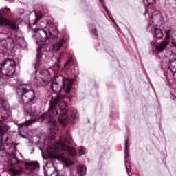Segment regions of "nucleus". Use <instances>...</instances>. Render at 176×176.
Returning <instances> with one entry per match:
<instances>
[{
	"instance_id": "obj_1",
	"label": "nucleus",
	"mask_w": 176,
	"mask_h": 176,
	"mask_svg": "<svg viewBox=\"0 0 176 176\" xmlns=\"http://www.w3.org/2000/svg\"><path fill=\"white\" fill-rule=\"evenodd\" d=\"M72 80L64 78L63 76H58L55 80H53L50 85V89L54 93L56 94V96H52L50 102V107L46 113H44L39 118V122H47L50 130V133L52 136L58 131V126H57V121L54 120V116H58V120L61 124L62 127H65L67 123H76L78 122V112L74 111L70 119L66 116L67 113V104L63 100L62 96L60 94L63 90L65 93H69L71 87H72Z\"/></svg>"
},
{
	"instance_id": "obj_2",
	"label": "nucleus",
	"mask_w": 176,
	"mask_h": 176,
	"mask_svg": "<svg viewBox=\"0 0 176 176\" xmlns=\"http://www.w3.org/2000/svg\"><path fill=\"white\" fill-rule=\"evenodd\" d=\"M72 138L69 135L67 134L66 138L60 137L59 141L55 142L54 144L48 146L47 153L50 159H56L65 163L66 167L74 164V162L67 160L65 157V153H68L70 156H76V151L74 148H71L65 144H71Z\"/></svg>"
},
{
	"instance_id": "obj_3",
	"label": "nucleus",
	"mask_w": 176,
	"mask_h": 176,
	"mask_svg": "<svg viewBox=\"0 0 176 176\" xmlns=\"http://www.w3.org/2000/svg\"><path fill=\"white\" fill-rule=\"evenodd\" d=\"M47 28H36L33 31L34 32H39L38 38L40 41H37L36 43L38 45V48H37V58L36 62L35 63L34 68L36 69L41 65V60H42V47L41 46H46L50 43V39L49 36H51L52 39H57L58 36V30H57V27L54 25L52 21L47 23Z\"/></svg>"
},
{
	"instance_id": "obj_4",
	"label": "nucleus",
	"mask_w": 176,
	"mask_h": 176,
	"mask_svg": "<svg viewBox=\"0 0 176 176\" xmlns=\"http://www.w3.org/2000/svg\"><path fill=\"white\" fill-rule=\"evenodd\" d=\"M12 115L10 111V106L9 103L5 99L0 100V135L3 137L5 133L10 129V126L5 122H2L3 120H8Z\"/></svg>"
},
{
	"instance_id": "obj_5",
	"label": "nucleus",
	"mask_w": 176,
	"mask_h": 176,
	"mask_svg": "<svg viewBox=\"0 0 176 176\" xmlns=\"http://www.w3.org/2000/svg\"><path fill=\"white\" fill-rule=\"evenodd\" d=\"M16 92L19 96V101L21 104H32L36 98L35 92L32 91V88L28 84L20 85L17 88Z\"/></svg>"
},
{
	"instance_id": "obj_6",
	"label": "nucleus",
	"mask_w": 176,
	"mask_h": 176,
	"mask_svg": "<svg viewBox=\"0 0 176 176\" xmlns=\"http://www.w3.org/2000/svg\"><path fill=\"white\" fill-rule=\"evenodd\" d=\"M14 43L23 48L25 47L27 45L23 37L17 36L15 37V42L13 41V38L10 37L7 39L0 40V58L1 57H3V54L7 53L8 50H11V49L14 47Z\"/></svg>"
},
{
	"instance_id": "obj_7",
	"label": "nucleus",
	"mask_w": 176,
	"mask_h": 176,
	"mask_svg": "<svg viewBox=\"0 0 176 176\" xmlns=\"http://www.w3.org/2000/svg\"><path fill=\"white\" fill-rule=\"evenodd\" d=\"M0 72L3 74L0 77V82H3L5 76H13L16 72V63L12 59H6L0 63Z\"/></svg>"
},
{
	"instance_id": "obj_8",
	"label": "nucleus",
	"mask_w": 176,
	"mask_h": 176,
	"mask_svg": "<svg viewBox=\"0 0 176 176\" xmlns=\"http://www.w3.org/2000/svg\"><path fill=\"white\" fill-rule=\"evenodd\" d=\"M34 82L38 86H46L52 81V76H50V72L47 69H43L38 73L36 70V73L33 75Z\"/></svg>"
},
{
	"instance_id": "obj_9",
	"label": "nucleus",
	"mask_w": 176,
	"mask_h": 176,
	"mask_svg": "<svg viewBox=\"0 0 176 176\" xmlns=\"http://www.w3.org/2000/svg\"><path fill=\"white\" fill-rule=\"evenodd\" d=\"M23 111L25 115L28 116H32V120H29L25 123L19 125V127H23V126H30L32 123H35L38 120V113H36V108L32 104H28L24 106Z\"/></svg>"
},
{
	"instance_id": "obj_10",
	"label": "nucleus",
	"mask_w": 176,
	"mask_h": 176,
	"mask_svg": "<svg viewBox=\"0 0 176 176\" xmlns=\"http://www.w3.org/2000/svg\"><path fill=\"white\" fill-rule=\"evenodd\" d=\"M146 14H148V16L151 14V19L148 21V25H150V27H159V25L163 24V16H162L160 12H152V8H148L145 12L146 16Z\"/></svg>"
},
{
	"instance_id": "obj_11",
	"label": "nucleus",
	"mask_w": 176,
	"mask_h": 176,
	"mask_svg": "<svg viewBox=\"0 0 176 176\" xmlns=\"http://www.w3.org/2000/svg\"><path fill=\"white\" fill-rule=\"evenodd\" d=\"M166 37L164 38V40L159 45H155V48L157 50V52H162V50H164L166 49L167 45H168L169 41L168 40L171 37V34H173V31L171 30H168L165 31Z\"/></svg>"
},
{
	"instance_id": "obj_12",
	"label": "nucleus",
	"mask_w": 176,
	"mask_h": 176,
	"mask_svg": "<svg viewBox=\"0 0 176 176\" xmlns=\"http://www.w3.org/2000/svg\"><path fill=\"white\" fill-rule=\"evenodd\" d=\"M2 25H9L12 30H17V24L14 21H10L3 16H0V27Z\"/></svg>"
},
{
	"instance_id": "obj_13",
	"label": "nucleus",
	"mask_w": 176,
	"mask_h": 176,
	"mask_svg": "<svg viewBox=\"0 0 176 176\" xmlns=\"http://www.w3.org/2000/svg\"><path fill=\"white\" fill-rule=\"evenodd\" d=\"M25 173L26 174H30V173H32L34 170H38L39 169V162L38 161H34L31 162H28L25 164Z\"/></svg>"
},
{
	"instance_id": "obj_14",
	"label": "nucleus",
	"mask_w": 176,
	"mask_h": 176,
	"mask_svg": "<svg viewBox=\"0 0 176 176\" xmlns=\"http://www.w3.org/2000/svg\"><path fill=\"white\" fill-rule=\"evenodd\" d=\"M65 43V39L61 38L58 42H56L55 44L52 45V47L54 50V52H58L61 47H63V45Z\"/></svg>"
},
{
	"instance_id": "obj_15",
	"label": "nucleus",
	"mask_w": 176,
	"mask_h": 176,
	"mask_svg": "<svg viewBox=\"0 0 176 176\" xmlns=\"http://www.w3.org/2000/svg\"><path fill=\"white\" fill-rule=\"evenodd\" d=\"M8 173H10L12 176H19L23 174V169L21 168H19V169L11 168L8 169Z\"/></svg>"
},
{
	"instance_id": "obj_16",
	"label": "nucleus",
	"mask_w": 176,
	"mask_h": 176,
	"mask_svg": "<svg viewBox=\"0 0 176 176\" xmlns=\"http://www.w3.org/2000/svg\"><path fill=\"white\" fill-rule=\"evenodd\" d=\"M64 52H62L59 54L58 57L56 58L57 62L55 65V69L56 71H60V68L61 67V65H60V63H61V60H63V58H64Z\"/></svg>"
},
{
	"instance_id": "obj_17",
	"label": "nucleus",
	"mask_w": 176,
	"mask_h": 176,
	"mask_svg": "<svg viewBox=\"0 0 176 176\" xmlns=\"http://www.w3.org/2000/svg\"><path fill=\"white\" fill-rule=\"evenodd\" d=\"M154 34L157 39H162L164 36L162 30L157 28L156 27H154Z\"/></svg>"
},
{
	"instance_id": "obj_18",
	"label": "nucleus",
	"mask_w": 176,
	"mask_h": 176,
	"mask_svg": "<svg viewBox=\"0 0 176 176\" xmlns=\"http://www.w3.org/2000/svg\"><path fill=\"white\" fill-rule=\"evenodd\" d=\"M168 69L175 74L176 72V60L168 62Z\"/></svg>"
},
{
	"instance_id": "obj_19",
	"label": "nucleus",
	"mask_w": 176,
	"mask_h": 176,
	"mask_svg": "<svg viewBox=\"0 0 176 176\" xmlns=\"http://www.w3.org/2000/svg\"><path fill=\"white\" fill-rule=\"evenodd\" d=\"M86 166H79L77 169V173L80 176H83L86 174Z\"/></svg>"
},
{
	"instance_id": "obj_20",
	"label": "nucleus",
	"mask_w": 176,
	"mask_h": 176,
	"mask_svg": "<svg viewBox=\"0 0 176 176\" xmlns=\"http://www.w3.org/2000/svg\"><path fill=\"white\" fill-rule=\"evenodd\" d=\"M129 139L125 140V143H124V157H125V161L129 160V151H127V149L129 148Z\"/></svg>"
},
{
	"instance_id": "obj_21",
	"label": "nucleus",
	"mask_w": 176,
	"mask_h": 176,
	"mask_svg": "<svg viewBox=\"0 0 176 176\" xmlns=\"http://www.w3.org/2000/svg\"><path fill=\"white\" fill-rule=\"evenodd\" d=\"M10 13V9L4 7L0 10V16H9V14Z\"/></svg>"
},
{
	"instance_id": "obj_22",
	"label": "nucleus",
	"mask_w": 176,
	"mask_h": 176,
	"mask_svg": "<svg viewBox=\"0 0 176 176\" xmlns=\"http://www.w3.org/2000/svg\"><path fill=\"white\" fill-rule=\"evenodd\" d=\"M17 163H20V160L17 159L16 155H13L12 158L8 161V164H10V166H14L15 164H17Z\"/></svg>"
},
{
	"instance_id": "obj_23",
	"label": "nucleus",
	"mask_w": 176,
	"mask_h": 176,
	"mask_svg": "<svg viewBox=\"0 0 176 176\" xmlns=\"http://www.w3.org/2000/svg\"><path fill=\"white\" fill-rule=\"evenodd\" d=\"M72 64H74V62L72 61V58L69 57L64 65V69L65 70L69 69V68L72 67Z\"/></svg>"
},
{
	"instance_id": "obj_24",
	"label": "nucleus",
	"mask_w": 176,
	"mask_h": 176,
	"mask_svg": "<svg viewBox=\"0 0 176 176\" xmlns=\"http://www.w3.org/2000/svg\"><path fill=\"white\" fill-rule=\"evenodd\" d=\"M35 16L36 18L34 19V22L33 23L34 25H36V23H38L39 21V20H41V19H42V13L38 12V13H35Z\"/></svg>"
},
{
	"instance_id": "obj_25",
	"label": "nucleus",
	"mask_w": 176,
	"mask_h": 176,
	"mask_svg": "<svg viewBox=\"0 0 176 176\" xmlns=\"http://www.w3.org/2000/svg\"><path fill=\"white\" fill-rule=\"evenodd\" d=\"M168 60H169V63H170V61H174V60H176V54L174 53V52H170L169 53V56H168Z\"/></svg>"
},
{
	"instance_id": "obj_26",
	"label": "nucleus",
	"mask_w": 176,
	"mask_h": 176,
	"mask_svg": "<svg viewBox=\"0 0 176 176\" xmlns=\"http://www.w3.org/2000/svg\"><path fill=\"white\" fill-rule=\"evenodd\" d=\"M125 166L127 173H131V168L130 165V162H129V160L125 161Z\"/></svg>"
},
{
	"instance_id": "obj_27",
	"label": "nucleus",
	"mask_w": 176,
	"mask_h": 176,
	"mask_svg": "<svg viewBox=\"0 0 176 176\" xmlns=\"http://www.w3.org/2000/svg\"><path fill=\"white\" fill-rule=\"evenodd\" d=\"M104 10L107 12L109 17L111 19V20H112V21H113V23H115V24H116V22L115 21V19H112V17H111V14H109V10H108V8L104 7Z\"/></svg>"
},
{
	"instance_id": "obj_28",
	"label": "nucleus",
	"mask_w": 176,
	"mask_h": 176,
	"mask_svg": "<svg viewBox=\"0 0 176 176\" xmlns=\"http://www.w3.org/2000/svg\"><path fill=\"white\" fill-rule=\"evenodd\" d=\"M79 155L82 156V155H85V147L80 146L79 148Z\"/></svg>"
},
{
	"instance_id": "obj_29",
	"label": "nucleus",
	"mask_w": 176,
	"mask_h": 176,
	"mask_svg": "<svg viewBox=\"0 0 176 176\" xmlns=\"http://www.w3.org/2000/svg\"><path fill=\"white\" fill-rule=\"evenodd\" d=\"M149 5H155L156 0H146Z\"/></svg>"
},
{
	"instance_id": "obj_30",
	"label": "nucleus",
	"mask_w": 176,
	"mask_h": 176,
	"mask_svg": "<svg viewBox=\"0 0 176 176\" xmlns=\"http://www.w3.org/2000/svg\"><path fill=\"white\" fill-rule=\"evenodd\" d=\"M59 175H58V172L57 171V170H55V171L54 172H53L51 175H50V176H58Z\"/></svg>"
},
{
	"instance_id": "obj_31",
	"label": "nucleus",
	"mask_w": 176,
	"mask_h": 176,
	"mask_svg": "<svg viewBox=\"0 0 176 176\" xmlns=\"http://www.w3.org/2000/svg\"><path fill=\"white\" fill-rule=\"evenodd\" d=\"M91 33L95 35L96 36H97V29L94 28L91 30Z\"/></svg>"
},
{
	"instance_id": "obj_32",
	"label": "nucleus",
	"mask_w": 176,
	"mask_h": 176,
	"mask_svg": "<svg viewBox=\"0 0 176 176\" xmlns=\"http://www.w3.org/2000/svg\"><path fill=\"white\" fill-rule=\"evenodd\" d=\"M19 135H21L22 137V138H25V137H24L23 133H21V132H19Z\"/></svg>"
},
{
	"instance_id": "obj_33",
	"label": "nucleus",
	"mask_w": 176,
	"mask_h": 176,
	"mask_svg": "<svg viewBox=\"0 0 176 176\" xmlns=\"http://www.w3.org/2000/svg\"><path fill=\"white\" fill-rule=\"evenodd\" d=\"M173 78L176 82V72H175V74H173Z\"/></svg>"
},
{
	"instance_id": "obj_34",
	"label": "nucleus",
	"mask_w": 176,
	"mask_h": 176,
	"mask_svg": "<svg viewBox=\"0 0 176 176\" xmlns=\"http://www.w3.org/2000/svg\"><path fill=\"white\" fill-rule=\"evenodd\" d=\"M45 140L42 142V146H45Z\"/></svg>"
},
{
	"instance_id": "obj_35",
	"label": "nucleus",
	"mask_w": 176,
	"mask_h": 176,
	"mask_svg": "<svg viewBox=\"0 0 176 176\" xmlns=\"http://www.w3.org/2000/svg\"><path fill=\"white\" fill-rule=\"evenodd\" d=\"M100 2H101V3H104V0H99Z\"/></svg>"
},
{
	"instance_id": "obj_36",
	"label": "nucleus",
	"mask_w": 176,
	"mask_h": 176,
	"mask_svg": "<svg viewBox=\"0 0 176 176\" xmlns=\"http://www.w3.org/2000/svg\"><path fill=\"white\" fill-rule=\"evenodd\" d=\"M40 151H42V148H39Z\"/></svg>"
}]
</instances>
